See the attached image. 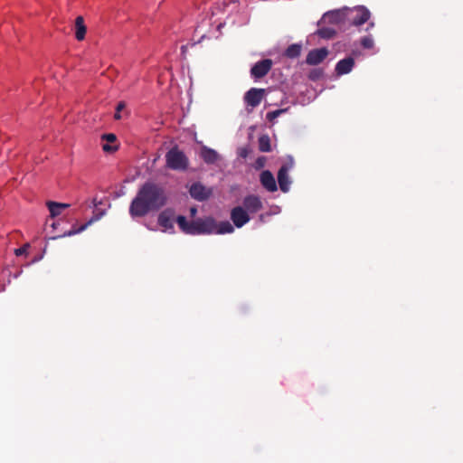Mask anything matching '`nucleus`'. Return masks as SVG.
<instances>
[{
	"instance_id": "15",
	"label": "nucleus",
	"mask_w": 463,
	"mask_h": 463,
	"mask_svg": "<svg viewBox=\"0 0 463 463\" xmlns=\"http://www.w3.org/2000/svg\"><path fill=\"white\" fill-rule=\"evenodd\" d=\"M46 205L50 212V220L52 221L51 225L53 227V229H55V217L59 216L62 211L69 208L70 204L48 201Z\"/></svg>"
},
{
	"instance_id": "1",
	"label": "nucleus",
	"mask_w": 463,
	"mask_h": 463,
	"mask_svg": "<svg viewBox=\"0 0 463 463\" xmlns=\"http://www.w3.org/2000/svg\"><path fill=\"white\" fill-rule=\"evenodd\" d=\"M176 222L180 230L191 235L211 234L216 230V222L213 217L198 218L188 222L183 215L176 217Z\"/></svg>"
},
{
	"instance_id": "20",
	"label": "nucleus",
	"mask_w": 463,
	"mask_h": 463,
	"mask_svg": "<svg viewBox=\"0 0 463 463\" xmlns=\"http://www.w3.org/2000/svg\"><path fill=\"white\" fill-rule=\"evenodd\" d=\"M201 156L207 164H213L218 160V153L207 146H203L201 151Z\"/></svg>"
},
{
	"instance_id": "18",
	"label": "nucleus",
	"mask_w": 463,
	"mask_h": 463,
	"mask_svg": "<svg viewBox=\"0 0 463 463\" xmlns=\"http://www.w3.org/2000/svg\"><path fill=\"white\" fill-rule=\"evenodd\" d=\"M278 183L283 193L288 192L291 181L288 176V172H286V168H279L278 172Z\"/></svg>"
},
{
	"instance_id": "13",
	"label": "nucleus",
	"mask_w": 463,
	"mask_h": 463,
	"mask_svg": "<svg viewBox=\"0 0 463 463\" xmlns=\"http://www.w3.org/2000/svg\"><path fill=\"white\" fill-rule=\"evenodd\" d=\"M243 208L247 213H256L263 208V203L258 195L250 194L243 199Z\"/></svg>"
},
{
	"instance_id": "5",
	"label": "nucleus",
	"mask_w": 463,
	"mask_h": 463,
	"mask_svg": "<svg viewBox=\"0 0 463 463\" xmlns=\"http://www.w3.org/2000/svg\"><path fill=\"white\" fill-rule=\"evenodd\" d=\"M346 7L341 9L331 10L325 13L318 22V25L321 24H336L340 27L346 26Z\"/></svg>"
},
{
	"instance_id": "21",
	"label": "nucleus",
	"mask_w": 463,
	"mask_h": 463,
	"mask_svg": "<svg viewBox=\"0 0 463 463\" xmlns=\"http://www.w3.org/2000/svg\"><path fill=\"white\" fill-rule=\"evenodd\" d=\"M234 232V227L228 221L221 222L220 223L216 222V230L213 233L217 234H225L232 233Z\"/></svg>"
},
{
	"instance_id": "25",
	"label": "nucleus",
	"mask_w": 463,
	"mask_h": 463,
	"mask_svg": "<svg viewBox=\"0 0 463 463\" xmlns=\"http://www.w3.org/2000/svg\"><path fill=\"white\" fill-rule=\"evenodd\" d=\"M288 110V109H276V110H273V111H269V112L267 113L266 118L269 122H273L278 117H279L280 115L286 113Z\"/></svg>"
},
{
	"instance_id": "17",
	"label": "nucleus",
	"mask_w": 463,
	"mask_h": 463,
	"mask_svg": "<svg viewBox=\"0 0 463 463\" xmlns=\"http://www.w3.org/2000/svg\"><path fill=\"white\" fill-rule=\"evenodd\" d=\"M354 65V60L352 57H347L340 60L335 65V72L337 75H344L349 73Z\"/></svg>"
},
{
	"instance_id": "16",
	"label": "nucleus",
	"mask_w": 463,
	"mask_h": 463,
	"mask_svg": "<svg viewBox=\"0 0 463 463\" xmlns=\"http://www.w3.org/2000/svg\"><path fill=\"white\" fill-rule=\"evenodd\" d=\"M261 185L269 192H275L278 189L274 175L269 170H264L260 175Z\"/></svg>"
},
{
	"instance_id": "26",
	"label": "nucleus",
	"mask_w": 463,
	"mask_h": 463,
	"mask_svg": "<svg viewBox=\"0 0 463 463\" xmlns=\"http://www.w3.org/2000/svg\"><path fill=\"white\" fill-rule=\"evenodd\" d=\"M324 75V71L322 69L316 68L309 71L308 79L313 81L319 80Z\"/></svg>"
},
{
	"instance_id": "8",
	"label": "nucleus",
	"mask_w": 463,
	"mask_h": 463,
	"mask_svg": "<svg viewBox=\"0 0 463 463\" xmlns=\"http://www.w3.org/2000/svg\"><path fill=\"white\" fill-rule=\"evenodd\" d=\"M264 95V89L251 88L245 93L244 101L248 106L256 108L262 101Z\"/></svg>"
},
{
	"instance_id": "10",
	"label": "nucleus",
	"mask_w": 463,
	"mask_h": 463,
	"mask_svg": "<svg viewBox=\"0 0 463 463\" xmlns=\"http://www.w3.org/2000/svg\"><path fill=\"white\" fill-rule=\"evenodd\" d=\"M189 193L194 199L203 202L212 195V189L207 188L201 183H194L191 185Z\"/></svg>"
},
{
	"instance_id": "12",
	"label": "nucleus",
	"mask_w": 463,
	"mask_h": 463,
	"mask_svg": "<svg viewBox=\"0 0 463 463\" xmlns=\"http://www.w3.org/2000/svg\"><path fill=\"white\" fill-rule=\"evenodd\" d=\"M157 222L158 224L164 229V231L173 230L175 222V211L170 208L164 210L158 215Z\"/></svg>"
},
{
	"instance_id": "28",
	"label": "nucleus",
	"mask_w": 463,
	"mask_h": 463,
	"mask_svg": "<svg viewBox=\"0 0 463 463\" xmlns=\"http://www.w3.org/2000/svg\"><path fill=\"white\" fill-rule=\"evenodd\" d=\"M126 109V103L125 101H120L118 103L116 107V112L114 114V118L116 120H119L122 118L121 112Z\"/></svg>"
},
{
	"instance_id": "30",
	"label": "nucleus",
	"mask_w": 463,
	"mask_h": 463,
	"mask_svg": "<svg viewBox=\"0 0 463 463\" xmlns=\"http://www.w3.org/2000/svg\"><path fill=\"white\" fill-rule=\"evenodd\" d=\"M294 166V159L291 156H289L287 159V162H285L280 168H286V172H289Z\"/></svg>"
},
{
	"instance_id": "22",
	"label": "nucleus",
	"mask_w": 463,
	"mask_h": 463,
	"mask_svg": "<svg viewBox=\"0 0 463 463\" xmlns=\"http://www.w3.org/2000/svg\"><path fill=\"white\" fill-rule=\"evenodd\" d=\"M302 46L298 43L290 44L285 51V55L288 58H298L301 53Z\"/></svg>"
},
{
	"instance_id": "32",
	"label": "nucleus",
	"mask_w": 463,
	"mask_h": 463,
	"mask_svg": "<svg viewBox=\"0 0 463 463\" xmlns=\"http://www.w3.org/2000/svg\"><path fill=\"white\" fill-rule=\"evenodd\" d=\"M189 213H190V216L192 218L195 217L196 213H197V208L196 206H193L189 209Z\"/></svg>"
},
{
	"instance_id": "7",
	"label": "nucleus",
	"mask_w": 463,
	"mask_h": 463,
	"mask_svg": "<svg viewBox=\"0 0 463 463\" xmlns=\"http://www.w3.org/2000/svg\"><path fill=\"white\" fill-rule=\"evenodd\" d=\"M272 61L270 59H264L256 62L250 69V74L255 79H260L266 76L272 67Z\"/></svg>"
},
{
	"instance_id": "11",
	"label": "nucleus",
	"mask_w": 463,
	"mask_h": 463,
	"mask_svg": "<svg viewBox=\"0 0 463 463\" xmlns=\"http://www.w3.org/2000/svg\"><path fill=\"white\" fill-rule=\"evenodd\" d=\"M328 55V50L326 47L311 50L307 57L306 62L308 65H317L321 63Z\"/></svg>"
},
{
	"instance_id": "23",
	"label": "nucleus",
	"mask_w": 463,
	"mask_h": 463,
	"mask_svg": "<svg viewBox=\"0 0 463 463\" xmlns=\"http://www.w3.org/2000/svg\"><path fill=\"white\" fill-rule=\"evenodd\" d=\"M316 34L322 39L329 40L335 36L336 31L331 27H321L316 32Z\"/></svg>"
},
{
	"instance_id": "27",
	"label": "nucleus",
	"mask_w": 463,
	"mask_h": 463,
	"mask_svg": "<svg viewBox=\"0 0 463 463\" xmlns=\"http://www.w3.org/2000/svg\"><path fill=\"white\" fill-rule=\"evenodd\" d=\"M361 45L364 48V49H372L374 45V42H373V39L372 38V36L368 35V36H364L362 39H361Z\"/></svg>"
},
{
	"instance_id": "29",
	"label": "nucleus",
	"mask_w": 463,
	"mask_h": 463,
	"mask_svg": "<svg viewBox=\"0 0 463 463\" xmlns=\"http://www.w3.org/2000/svg\"><path fill=\"white\" fill-rule=\"evenodd\" d=\"M29 249H30V244L25 243L22 247L15 249L14 254L16 256H22V255L27 256Z\"/></svg>"
},
{
	"instance_id": "31",
	"label": "nucleus",
	"mask_w": 463,
	"mask_h": 463,
	"mask_svg": "<svg viewBox=\"0 0 463 463\" xmlns=\"http://www.w3.org/2000/svg\"><path fill=\"white\" fill-rule=\"evenodd\" d=\"M265 163H266V159L265 157L261 156V157H259L257 160H256V168H262L264 165H265Z\"/></svg>"
},
{
	"instance_id": "19",
	"label": "nucleus",
	"mask_w": 463,
	"mask_h": 463,
	"mask_svg": "<svg viewBox=\"0 0 463 463\" xmlns=\"http://www.w3.org/2000/svg\"><path fill=\"white\" fill-rule=\"evenodd\" d=\"M87 33V26L82 16H77L75 19V38L78 41H83Z\"/></svg>"
},
{
	"instance_id": "6",
	"label": "nucleus",
	"mask_w": 463,
	"mask_h": 463,
	"mask_svg": "<svg viewBox=\"0 0 463 463\" xmlns=\"http://www.w3.org/2000/svg\"><path fill=\"white\" fill-rule=\"evenodd\" d=\"M129 212L132 217L145 215V184L139 188L137 197L132 201Z\"/></svg>"
},
{
	"instance_id": "2",
	"label": "nucleus",
	"mask_w": 463,
	"mask_h": 463,
	"mask_svg": "<svg viewBox=\"0 0 463 463\" xmlns=\"http://www.w3.org/2000/svg\"><path fill=\"white\" fill-rule=\"evenodd\" d=\"M371 16L370 11L364 6H356L354 8L346 7V26H359L366 23Z\"/></svg>"
},
{
	"instance_id": "9",
	"label": "nucleus",
	"mask_w": 463,
	"mask_h": 463,
	"mask_svg": "<svg viewBox=\"0 0 463 463\" xmlns=\"http://www.w3.org/2000/svg\"><path fill=\"white\" fill-rule=\"evenodd\" d=\"M231 220L232 221L234 226L237 228H241L243 225L250 222V218L243 207L236 206L231 211Z\"/></svg>"
},
{
	"instance_id": "24",
	"label": "nucleus",
	"mask_w": 463,
	"mask_h": 463,
	"mask_svg": "<svg viewBox=\"0 0 463 463\" xmlns=\"http://www.w3.org/2000/svg\"><path fill=\"white\" fill-rule=\"evenodd\" d=\"M259 149L261 152H269L271 150L270 138L268 135H262L259 137Z\"/></svg>"
},
{
	"instance_id": "3",
	"label": "nucleus",
	"mask_w": 463,
	"mask_h": 463,
	"mask_svg": "<svg viewBox=\"0 0 463 463\" xmlns=\"http://www.w3.org/2000/svg\"><path fill=\"white\" fill-rule=\"evenodd\" d=\"M165 203V196L161 188L146 184V211L158 209Z\"/></svg>"
},
{
	"instance_id": "4",
	"label": "nucleus",
	"mask_w": 463,
	"mask_h": 463,
	"mask_svg": "<svg viewBox=\"0 0 463 463\" xmlns=\"http://www.w3.org/2000/svg\"><path fill=\"white\" fill-rule=\"evenodd\" d=\"M166 163L171 169L184 170L187 167L188 159L182 151L172 148L166 154Z\"/></svg>"
},
{
	"instance_id": "14",
	"label": "nucleus",
	"mask_w": 463,
	"mask_h": 463,
	"mask_svg": "<svg viewBox=\"0 0 463 463\" xmlns=\"http://www.w3.org/2000/svg\"><path fill=\"white\" fill-rule=\"evenodd\" d=\"M101 139L106 141V143L102 144V149L105 153L113 154L118 150L119 145L115 134H104L102 135Z\"/></svg>"
}]
</instances>
